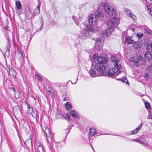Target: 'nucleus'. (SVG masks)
<instances>
[{
	"label": "nucleus",
	"instance_id": "obj_1",
	"mask_svg": "<svg viewBox=\"0 0 152 152\" xmlns=\"http://www.w3.org/2000/svg\"><path fill=\"white\" fill-rule=\"evenodd\" d=\"M93 59L95 62L96 63L95 65L96 69L100 75H105L106 74L104 73L105 67L103 64H106L107 62V59L105 57L103 56L98 57L95 54L94 55Z\"/></svg>",
	"mask_w": 152,
	"mask_h": 152
},
{
	"label": "nucleus",
	"instance_id": "obj_2",
	"mask_svg": "<svg viewBox=\"0 0 152 152\" xmlns=\"http://www.w3.org/2000/svg\"><path fill=\"white\" fill-rule=\"evenodd\" d=\"M119 22V19L116 17L111 18L107 23L108 28L103 33V35L110 36L113 31L114 27L118 25Z\"/></svg>",
	"mask_w": 152,
	"mask_h": 152
},
{
	"label": "nucleus",
	"instance_id": "obj_3",
	"mask_svg": "<svg viewBox=\"0 0 152 152\" xmlns=\"http://www.w3.org/2000/svg\"><path fill=\"white\" fill-rule=\"evenodd\" d=\"M98 20L96 16L94 14H90L88 16L89 24L88 26V31L94 32L95 31Z\"/></svg>",
	"mask_w": 152,
	"mask_h": 152
},
{
	"label": "nucleus",
	"instance_id": "obj_4",
	"mask_svg": "<svg viewBox=\"0 0 152 152\" xmlns=\"http://www.w3.org/2000/svg\"><path fill=\"white\" fill-rule=\"evenodd\" d=\"M121 66H118V65H116L115 67L112 69L104 71V73L106 74L103 75H108L109 77H112L115 75L118 71L121 69Z\"/></svg>",
	"mask_w": 152,
	"mask_h": 152
},
{
	"label": "nucleus",
	"instance_id": "obj_5",
	"mask_svg": "<svg viewBox=\"0 0 152 152\" xmlns=\"http://www.w3.org/2000/svg\"><path fill=\"white\" fill-rule=\"evenodd\" d=\"M129 61H130L132 62L137 66L139 64H141L142 61H143L142 57L140 56L137 59L135 60L134 57H132L130 58Z\"/></svg>",
	"mask_w": 152,
	"mask_h": 152
},
{
	"label": "nucleus",
	"instance_id": "obj_6",
	"mask_svg": "<svg viewBox=\"0 0 152 152\" xmlns=\"http://www.w3.org/2000/svg\"><path fill=\"white\" fill-rule=\"evenodd\" d=\"M88 28H87L85 29L82 31L80 34V37L82 39H85L87 37L90 36V34L88 31Z\"/></svg>",
	"mask_w": 152,
	"mask_h": 152
},
{
	"label": "nucleus",
	"instance_id": "obj_7",
	"mask_svg": "<svg viewBox=\"0 0 152 152\" xmlns=\"http://www.w3.org/2000/svg\"><path fill=\"white\" fill-rule=\"evenodd\" d=\"M104 10L109 15H112L115 14V12L114 9L112 8L111 10L110 8L108 6H104Z\"/></svg>",
	"mask_w": 152,
	"mask_h": 152
},
{
	"label": "nucleus",
	"instance_id": "obj_8",
	"mask_svg": "<svg viewBox=\"0 0 152 152\" xmlns=\"http://www.w3.org/2000/svg\"><path fill=\"white\" fill-rule=\"evenodd\" d=\"M125 13L126 15L129 17H130L133 20H135L137 18L135 15H134L129 9H126L125 10Z\"/></svg>",
	"mask_w": 152,
	"mask_h": 152
},
{
	"label": "nucleus",
	"instance_id": "obj_9",
	"mask_svg": "<svg viewBox=\"0 0 152 152\" xmlns=\"http://www.w3.org/2000/svg\"><path fill=\"white\" fill-rule=\"evenodd\" d=\"M90 76L92 77H95L97 76H99L102 75H100V73H97L93 69H91L89 72Z\"/></svg>",
	"mask_w": 152,
	"mask_h": 152
},
{
	"label": "nucleus",
	"instance_id": "obj_10",
	"mask_svg": "<svg viewBox=\"0 0 152 152\" xmlns=\"http://www.w3.org/2000/svg\"><path fill=\"white\" fill-rule=\"evenodd\" d=\"M37 147V152H43L44 149L42 146L41 145V143L39 142H37L35 144Z\"/></svg>",
	"mask_w": 152,
	"mask_h": 152
},
{
	"label": "nucleus",
	"instance_id": "obj_11",
	"mask_svg": "<svg viewBox=\"0 0 152 152\" xmlns=\"http://www.w3.org/2000/svg\"><path fill=\"white\" fill-rule=\"evenodd\" d=\"M9 74L10 77L12 78L15 77L16 75V72L12 68L9 69Z\"/></svg>",
	"mask_w": 152,
	"mask_h": 152
},
{
	"label": "nucleus",
	"instance_id": "obj_12",
	"mask_svg": "<svg viewBox=\"0 0 152 152\" xmlns=\"http://www.w3.org/2000/svg\"><path fill=\"white\" fill-rule=\"evenodd\" d=\"M111 60L112 62H115L114 64L115 66L116 65L118 66H118H121L118 64V60L114 56H111Z\"/></svg>",
	"mask_w": 152,
	"mask_h": 152
},
{
	"label": "nucleus",
	"instance_id": "obj_13",
	"mask_svg": "<svg viewBox=\"0 0 152 152\" xmlns=\"http://www.w3.org/2000/svg\"><path fill=\"white\" fill-rule=\"evenodd\" d=\"M142 126V125L141 124L139 125L138 127L135 129L131 131V134H134L137 133L141 129Z\"/></svg>",
	"mask_w": 152,
	"mask_h": 152
},
{
	"label": "nucleus",
	"instance_id": "obj_14",
	"mask_svg": "<svg viewBox=\"0 0 152 152\" xmlns=\"http://www.w3.org/2000/svg\"><path fill=\"white\" fill-rule=\"evenodd\" d=\"M104 16V14L103 12L101 11H99L97 13L96 18H97V20L99 18H100L101 19H102Z\"/></svg>",
	"mask_w": 152,
	"mask_h": 152
},
{
	"label": "nucleus",
	"instance_id": "obj_15",
	"mask_svg": "<svg viewBox=\"0 0 152 152\" xmlns=\"http://www.w3.org/2000/svg\"><path fill=\"white\" fill-rule=\"evenodd\" d=\"M70 113L74 118H77L78 116V113L74 110H71L70 112Z\"/></svg>",
	"mask_w": 152,
	"mask_h": 152
},
{
	"label": "nucleus",
	"instance_id": "obj_16",
	"mask_svg": "<svg viewBox=\"0 0 152 152\" xmlns=\"http://www.w3.org/2000/svg\"><path fill=\"white\" fill-rule=\"evenodd\" d=\"M133 45L134 47L136 49L140 48L142 46L141 44L139 41L135 42L134 44H133Z\"/></svg>",
	"mask_w": 152,
	"mask_h": 152
},
{
	"label": "nucleus",
	"instance_id": "obj_17",
	"mask_svg": "<svg viewBox=\"0 0 152 152\" xmlns=\"http://www.w3.org/2000/svg\"><path fill=\"white\" fill-rule=\"evenodd\" d=\"M40 5L39 4L38 5L35 9L34 12V15H37L40 13Z\"/></svg>",
	"mask_w": 152,
	"mask_h": 152
},
{
	"label": "nucleus",
	"instance_id": "obj_18",
	"mask_svg": "<svg viewBox=\"0 0 152 152\" xmlns=\"http://www.w3.org/2000/svg\"><path fill=\"white\" fill-rule=\"evenodd\" d=\"M43 132L46 136L50 135V131L48 128L47 127H45V129H43Z\"/></svg>",
	"mask_w": 152,
	"mask_h": 152
},
{
	"label": "nucleus",
	"instance_id": "obj_19",
	"mask_svg": "<svg viewBox=\"0 0 152 152\" xmlns=\"http://www.w3.org/2000/svg\"><path fill=\"white\" fill-rule=\"evenodd\" d=\"M24 143L27 147L32 146V142L30 139H28L27 141H25Z\"/></svg>",
	"mask_w": 152,
	"mask_h": 152
},
{
	"label": "nucleus",
	"instance_id": "obj_20",
	"mask_svg": "<svg viewBox=\"0 0 152 152\" xmlns=\"http://www.w3.org/2000/svg\"><path fill=\"white\" fill-rule=\"evenodd\" d=\"M18 53L17 54V58L19 59H23V56L22 53L20 52V51L19 50H18Z\"/></svg>",
	"mask_w": 152,
	"mask_h": 152
},
{
	"label": "nucleus",
	"instance_id": "obj_21",
	"mask_svg": "<svg viewBox=\"0 0 152 152\" xmlns=\"http://www.w3.org/2000/svg\"><path fill=\"white\" fill-rule=\"evenodd\" d=\"M10 44L9 43H8L7 44V45L5 47V49H6L5 53H9L10 51Z\"/></svg>",
	"mask_w": 152,
	"mask_h": 152
},
{
	"label": "nucleus",
	"instance_id": "obj_22",
	"mask_svg": "<svg viewBox=\"0 0 152 152\" xmlns=\"http://www.w3.org/2000/svg\"><path fill=\"white\" fill-rule=\"evenodd\" d=\"M144 56L146 59H149L151 57V54L150 52H147L145 54Z\"/></svg>",
	"mask_w": 152,
	"mask_h": 152
},
{
	"label": "nucleus",
	"instance_id": "obj_23",
	"mask_svg": "<svg viewBox=\"0 0 152 152\" xmlns=\"http://www.w3.org/2000/svg\"><path fill=\"white\" fill-rule=\"evenodd\" d=\"M89 132L90 134L92 136H94L96 133V131L95 129L93 128L90 129Z\"/></svg>",
	"mask_w": 152,
	"mask_h": 152
},
{
	"label": "nucleus",
	"instance_id": "obj_24",
	"mask_svg": "<svg viewBox=\"0 0 152 152\" xmlns=\"http://www.w3.org/2000/svg\"><path fill=\"white\" fill-rule=\"evenodd\" d=\"M15 97L16 99L20 98L21 96V94L20 92H16L15 93Z\"/></svg>",
	"mask_w": 152,
	"mask_h": 152
},
{
	"label": "nucleus",
	"instance_id": "obj_25",
	"mask_svg": "<svg viewBox=\"0 0 152 152\" xmlns=\"http://www.w3.org/2000/svg\"><path fill=\"white\" fill-rule=\"evenodd\" d=\"M149 114L147 116L148 119H151L152 120V110L149 109L148 110Z\"/></svg>",
	"mask_w": 152,
	"mask_h": 152
},
{
	"label": "nucleus",
	"instance_id": "obj_26",
	"mask_svg": "<svg viewBox=\"0 0 152 152\" xmlns=\"http://www.w3.org/2000/svg\"><path fill=\"white\" fill-rule=\"evenodd\" d=\"M16 6L18 10H20L21 8V5L20 2L17 1L16 2Z\"/></svg>",
	"mask_w": 152,
	"mask_h": 152
},
{
	"label": "nucleus",
	"instance_id": "obj_27",
	"mask_svg": "<svg viewBox=\"0 0 152 152\" xmlns=\"http://www.w3.org/2000/svg\"><path fill=\"white\" fill-rule=\"evenodd\" d=\"M72 105L70 102H67L66 103V107L67 109L72 108Z\"/></svg>",
	"mask_w": 152,
	"mask_h": 152
},
{
	"label": "nucleus",
	"instance_id": "obj_28",
	"mask_svg": "<svg viewBox=\"0 0 152 152\" xmlns=\"http://www.w3.org/2000/svg\"><path fill=\"white\" fill-rule=\"evenodd\" d=\"M126 41L127 42H128V43L129 44L132 43L133 41V40H132L131 39V38H129V37H127L126 39Z\"/></svg>",
	"mask_w": 152,
	"mask_h": 152
},
{
	"label": "nucleus",
	"instance_id": "obj_29",
	"mask_svg": "<svg viewBox=\"0 0 152 152\" xmlns=\"http://www.w3.org/2000/svg\"><path fill=\"white\" fill-rule=\"evenodd\" d=\"M147 49L150 51H152V43L147 45Z\"/></svg>",
	"mask_w": 152,
	"mask_h": 152
},
{
	"label": "nucleus",
	"instance_id": "obj_30",
	"mask_svg": "<svg viewBox=\"0 0 152 152\" xmlns=\"http://www.w3.org/2000/svg\"><path fill=\"white\" fill-rule=\"evenodd\" d=\"M145 107L148 109L150 108V104L148 102H145Z\"/></svg>",
	"mask_w": 152,
	"mask_h": 152
},
{
	"label": "nucleus",
	"instance_id": "obj_31",
	"mask_svg": "<svg viewBox=\"0 0 152 152\" xmlns=\"http://www.w3.org/2000/svg\"><path fill=\"white\" fill-rule=\"evenodd\" d=\"M36 76L37 77V79L41 81H42V77L39 74H36Z\"/></svg>",
	"mask_w": 152,
	"mask_h": 152
},
{
	"label": "nucleus",
	"instance_id": "obj_32",
	"mask_svg": "<svg viewBox=\"0 0 152 152\" xmlns=\"http://www.w3.org/2000/svg\"><path fill=\"white\" fill-rule=\"evenodd\" d=\"M137 37H138L139 38H141L142 37L143 35V33L142 32H140L138 33L137 34Z\"/></svg>",
	"mask_w": 152,
	"mask_h": 152
},
{
	"label": "nucleus",
	"instance_id": "obj_33",
	"mask_svg": "<svg viewBox=\"0 0 152 152\" xmlns=\"http://www.w3.org/2000/svg\"><path fill=\"white\" fill-rule=\"evenodd\" d=\"M133 140H134V141L135 142H137L140 143H142V141L140 140H139L137 139H134Z\"/></svg>",
	"mask_w": 152,
	"mask_h": 152
},
{
	"label": "nucleus",
	"instance_id": "obj_34",
	"mask_svg": "<svg viewBox=\"0 0 152 152\" xmlns=\"http://www.w3.org/2000/svg\"><path fill=\"white\" fill-rule=\"evenodd\" d=\"M70 116L69 115V114L68 113H66V119H67L68 120H69L70 119Z\"/></svg>",
	"mask_w": 152,
	"mask_h": 152
},
{
	"label": "nucleus",
	"instance_id": "obj_35",
	"mask_svg": "<svg viewBox=\"0 0 152 152\" xmlns=\"http://www.w3.org/2000/svg\"><path fill=\"white\" fill-rule=\"evenodd\" d=\"M145 78L146 79H148L149 78V76L148 74L147 73L145 74L144 75Z\"/></svg>",
	"mask_w": 152,
	"mask_h": 152
},
{
	"label": "nucleus",
	"instance_id": "obj_36",
	"mask_svg": "<svg viewBox=\"0 0 152 152\" xmlns=\"http://www.w3.org/2000/svg\"><path fill=\"white\" fill-rule=\"evenodd\" d=\"M124 81V82L126 83V84L128 85H129V83H128V80L127 79H125Z\"/></svg>",
	"mask_w": 152,
	"mask_h": 152
},
{
	"label": "nucleus",
	"instance_id": "obj_37",
	"mask_svg": "<svg viewBox=\"0 0 152 152\" xmlns=\"http://www.w3.org/2000/svg\"><path fill=\"white\" fill-rule=\"evenodd\" d=\"M147 8L150 11L151 10V8L150 6H149L148 5L147 6Z\"/></svg>",
	"mask_w": 152,
	"mask_h": 152
},
{
	"label": "nucleus",
	"instance_id": "obj_38",
	"mask_svg": "<svg viewBox=\"0 0 152 152\" xmlns=\"http://www.w3.org/2000/svg\"><path fill=\"white\" fill-rule=\"evenodd\" d=\"M148 3H149L150 2L151 0H145Z\"/></svg>",
	"mask_w": 152,
	"mask_h": 152
},
{
	"label": "nucleus",
	"instance_id": "obj_39",
	"mask_svg": "<svg viewBox=\"0 0 152 152\" xmlns=\"http://www.w3.org/2000/svg\"><path fill=\"white\" fill-rule=\"evenodd\" d=\"M102 41V40L101 39H99H99H97V41H98V42H101Z\"/></svg>",
	"mask_w": 152,
	"mask_h": 152
},
{
	"label": "nucleus",
	"instance_id": "obj_40",
	"mask_svg": "<svg viewBox=\"0 0 152 152\" xmlns=\"http://www.w3.org/2000/svg\"><path fill=\"white\" fill-rule=\"evenodd\" d=\"M8 26H5L4 28H6V30H9V29L8 28Z\"/></svg>",
	"mask_w": 152,
	"mask_h": 152
},
{
	"label": "nucleus",
	"instance_id": "obj_41",
	"mask_svg": "<svg viewBox=\"0 0 152 152\" xmlns=\"http://www.w3.org/2000/svg\"><path fill=\"white\" fill-rule=\"evenodd\" d=\"M148 12H149L150 13L151 15H152V11L151 10L149 11H149Z\"/></svg>",
	"mask_w": 152,
	"mask_h": 152
},
{
	"label": "nucleus",
	"instance_id": "obj_42",
	"mask_svg": "<svg viewBox=\"0 0 152 152\" xmlns=\"http://www.w3.org/2000/svg\"><path fill=\"white\" fill-rule=\"evenodd\" d=\"M15 108L18 109H19V107H18V106H15V108H14V109Z\"/></svg>",
	"mask_w": 152,
	"mask_h": 152
},
{
	"label": "nucleus",
	"instance_id": "obj_43",
	"mask_svg": "<svg viewBox=\"0 0 152 152\" xmlns=\"http://www.w3.org/2000/svg\"><path fill=\"white\" fill-rule=\"evenodd\" d=\"M132 30L133 31H135V28H132Z\"/></svg>",
	"mask_w": 152,
	"mask_h": 152
},
{
	"label": "nucleus",
	"instance_id": "obj_44",
	"mask_svg": "<svg viewBox=\"0 0 152 152\" xmlns=\"http://www.w3.org/2000/svg\"><path fill=\"white\" fill-rule=\"evenodd\" d=\"M27 107L28 108H29V109L30 108V106H29V105H28V106Z\"/></svg>",
	"mask_w": 152,
	"mask_h": 152
},
{
	"label": "nucleus",
	"instance_id": "obj_45",
	"mask_svg": "<svg viewBox=\"0 0 152 152\" xmlns=\"http://www.w3.org/2000/svg\"><path fill=\"white\" fill-rule=\"evenodd\" d=\"M48 93H50V90H48Z\"/></svg>",
	"mask_w": 152,
	"mask_h": 152
},
{
	"label": "nucleus",
	"instance_id": "obj_46",
	"mask_svg": "<svg viewBox=\"0 0 152 152\" xmlns=\"http://www.w3.org/2000/svg\"><path fill=\"white\" fill-rule=\"evenodd\" d=\"M92 148L93 149L94 151V148L92 146Z\"/></svg>",
	"mask_w": 152,
	"mask_h": 152
},
{
	"label": "nucleus",
	"instance_id": "obj_47",
	"mask_svg": "<svg viewBox=\"0 0 152 152\" xmlns=\"http://www.w3.org/2000/svg\"><path fill=\"white\" fill-rule=\"evenodd\" d=\"M151 66H148V68H149V67H151Z\"/></svg>",
	"mask_w": 152,
	"mask_h": 152
},
{
	"label": "nucleus",
	"instance_id": "obj_48",
	"mask_svg": "<svg viewBox=\"0 0 152 152\" xmlns=\"http://www.w3.org/2000/svg\"><path fill=\"white\" fill-rule=\"evenodd\" d=\"M77 82V81H76L74 83H73V84H75Z\"/></svg>",
	"mask_w": 152,
	"mask_h": 152
},
{
	"label": "nucleus",
	"instance_id": "obj_49",
	"mask_svg": "<svg viewBox=\"0 0 152 152\" xmlns=\"http://www.w3.org/2000/svg\"><path fill=\"white\" fill-rule=\"evenodd\" d=\"M6 22H7V23H8V20H6Z\"/></svg>",
	"mask_w": 152,
	"mask_h": 152
},
{
	"label": "nucleus",
	"instance_id": "obj_50",
	"mask_svg": "<svg viewBox=\"0 0 152 152\" xmlns=\"http://www.w3.org/2000/svg\"><path fill=\"white\" fill-rule=\"evenodd\" d=\"M13 91H15V89H13Z\"/></svg>",
	"mask_w": 152,
	"mask_h": 152
},
{
	"label": "nucleus",
	"instance_id": "obj_51",
	"mask_svg": "<svg viewBox=\"0 0 152 152\" xmlns=\"http://www.w3.org/2000/svg\"><path fill=\"white\" fill-rule=\"evenodd\" d=\"M145 33H146V31H145Z\"/></svg>",
	"mask_w": 152,
	"mask_h": 152
}]
</instances>
